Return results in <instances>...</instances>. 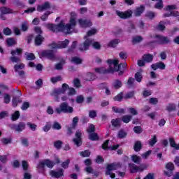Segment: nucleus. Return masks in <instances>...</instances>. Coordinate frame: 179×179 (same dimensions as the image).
<instances>
[{"instance_id":"f257e3e1","label":"nucleus","mask_w":179,"mask_h":179,"mask_svg":"<svg viewBox=\"0 0 179 179\" xmlns=\"http://www.w3.org/2000/svg\"><path fill=\"white\" fill-rule=\"evenodd\" d=\"M78 18V15L76 13H71V17L69 24L64 23V21H61L58 25H54L52 24H48L47 25L48 29L51 31H54L55 33H58V31H62L65 33V34H71L72 31H73V29H75V26H76V19Z\"/></svg>"},{"instance_id":"f03ea898","label":"nucleus","mask_w":179,"mask_h":179,"mask_svg":"<svg viewBox=\"0 0 179 179\" xmlns=\"http://www.w3.org/2000/svg\"><path fill=\"white\" fill-rule=\"evenodd\" d=\"M118 59H109L108 64L109 65V69H106L104 67L95 69L96 73H113L119 71V75L121 76L125 69H127V63L120 64L118 65Z\"/></svg>"},{"instance_id":"7ed1b4c3","label":"nucleus","mask_w":179,"mask_h":179,"mask_svg":"<svg viewBox=\"0 0 179 179\" xmlns=\"http://www.w3.org/2000/svg\"><path fill=\"white\" fill-rule=\"evenodd\" d=\"M69 89V92L68 94L69 96H73L76 94V90H75L73 87L69 88V85L67 84H63L62 88L59 89H55L53 90L52 93V96L55 97V101H59V98L58 96L61 94H64V93L68 90Z\"/></svg>"},{"instance_id":"20e7f679","label":"nucleus","mask_w":179,"mask_h":179,"mask_svg":"<svg viewBox=\"0 0 179 179\" xmlns=\"http://www.w3.org/2000/svg\"><path fill=\"white\" fill-rule=\"evenodd\" d=\"M55 165V162L50 159H43L40 161L36 166L38 173H41L44 174L45 172V166L48 167V169H52Z\"/></svg>"},{"instance_id":"39448f33","label":"nucleus","mask_w":179,"mask_h":179,"mask_svg":"<svg viewBox=\"0 0 179 179\" xmlns=\"http://www.w3.org/2000/svg\"><path fill=\"white\" fill-rule=\"evenodd\" d=\"M118 169H121V164L120 163H112L108 164L106 167V176H109L110 178H115V173H113L114 170H118Z\"/></svg>"},{"instance_id":"423d86ee","label":"nucleus","mask_w":179,"mask_h":179,"mask_svg":"<svg viewBox=\"0 0 179 179\" xmlns=\"http://www.w3.org/2000/svg\"><path fill=\"white\" fill-rule=\"evenodd\" d=\"M55 112L57 114H61L62 113H73V108L69 106L66 102H63L60 104L59 108L55 109Z\"/></svg>"},{"instance_id":"0eeeda50","label":"nucleus","mask_w":179,"mask_h":179,"mask_svg":"<svg viewBox=\"0 0 179 179\" xmlns=\"http://www.w3.org/2000/svg\"><path fill=\"white\" fill-rule=\"evenodd\" d=\"M84 40L85 41L78 46V50H80V51H87L93 43V39L85 38V36H84Z\"/></svg>"},{"instance_id":"6e6552de","label":"nucleus","mask_w":179,"mask_h":179,"mask_svg":"<svg viewBox=\"0 0 179 179\" xmlns=\"http://www.w3.org/2000/svg\"><path fill=\"white\" fill-rule=\"evenodd\" d=\"M176 9V5L167 6L166 10L169 12L164 14V17H170V16H179V13L178 11H173Z\"/></svg>"},{"instance_id":"1a4fd4ad","label":"nucleus","mask_w":179,"mask_h":179,"mask_svg":"<svg viewBox=\"0 0 179 179\" xmlns=\"http://www.w3.org/2000/svg\"><path fill=\"white\" fill-rule=\"evenodd\" d=\"M69 45V41L66 39L63 41H59L58 43H53L50 45L52 50H57V48H66Z\"/></svg>"},{"instance_id":"9d476101","label":"nucleus","mask_w":179,"mask_h":179,"mask_svg":"<svg viewBox=\"0 0 179 179\" xmlns=\"http://www.w3.org/2000/svg\"><path fill=\"white\" fill-rule=\"evenodd\" d=\"M20 54H22L21 48H17L15 50H12L11 55L13 57L10 58V61H12V62H15L16 64H17V62H20V58L15 56L20 55Z\"/></svg>"},{"instance_id":"9b49d317","label":"nucleus","mask_w":179,"mask_h":179,"mask_svg":"<svg viewBox=\"0 0 179 179\" xmlns=\"http://www.w3.org/2000/svg\"><path fill=\"white\" fill-rule=\"evenodd\" d=\"M115 13L121 19H128L131 17V16H132L133 12L131 11V10H127V11H124V12L116 10Z\"/></svg>"},{"instance_id":"f8f14e48","label":"nucleus","mask_w":179,"mask_h":179,"mask_svg":"<svg viewBox=\"0 0 179 179\" xmlns=\"http://www.w3.org/2000/svg\"><path fill=\"white\" fill-rule=\"evenodd\" d=\"M78 23L80 27H90L93 26V23L90 20L80 18L78 20Z\"/></svg>"},{"instance_id":"ddd939ff","label":"nucleus","mask_w":179,"mask_h":179,"mask_svg":"<svg viewBox=\"0 0 179 179\" xmlns=\"http://www.w3.org/2000/svg\"><path fill=\"white\" fill-rule=\"evenodd\" d=\"M156 42L158 44H168L170 43V39L166 36H163L162 35H157L155 36Z\"/></svg>"},{"instance_id":"4468645a","label":"nucleus","mask_w":179,"mask_h":179,"mask_svg":"<svg viewBox=\"0 0 179 179\" xmlns=\"http://www.w3.org/2000/svg\"><path fill=\"white\" fill-rule=\"evenodd\" d=\"M11 129H14V131H17V132H22L26 128V124L24 122H20L18 124H11L10 126Z\"/></svg>"},{"instance_id":"2eb2a0df","label":"nucleus","mask_w":179,"mask_h":179,"mask_svg":"<svg viewBox=\"0 0 179 179\" xmlns=\"http://www.w3.org/2000/svg\"><path fill=\"white\" fill-rule=\"evenodd\" d=\"M130 170L131 173H138V171H143L146 167H145V165L142 164L139 166L132 164H129Z\"/></svg>"},{"instance_id":"dca6fc26","label":"nucleus","mask_w":179,"mask_h":179,"mask_svg":"<svg viewBox=\"0 0 179 179\" xmlns=\"http://www.w3.org/2000/svg\"><path fill=\"white\" fill-rule=\"evenodd\" d=\"M50 174L54 178H61L64 176V169H60L58 171L52 170L50 171Z\"/></svg>"},{"instance_id":"f3484780","label":"nucleus","mask_w":179,"mask_h":179,"mask_svg":"<svg viewBox=\"0 0 179 179\" xmlns=\"http://www.w3.org/2000/svg\"><path fill=\"white\" fill-rule=\"evenodd\" d=\"M76 138H74L73 141L75 143V145H76V146H80V145H82V131H77L76 133Z\"/></svg>"},{"instance_id":"a211bd4d","label":"nucleus","mask_w":179,"mask_h":179,"mask_svg":"<svg viewBox=\"0 0 179 179\" xmlns=\"http://www.w3.org/2000/svg\"><path fill=\"white\" fill-rule=\"evenodd\" d=\"M51 8V6L50 5V3L45 2L42 6H38L37 8V10L38 12H43L44 10H48Z\"/></svg>"},{"instance_id":"6ab92c4d","label":"nucleus","mask_w":179,"mask_h":179,"mask_svg":"<svg viewBox=\"0 0 179 179\" xmlns=\"http://www.w3.org/2000/svg\"><path fill=\"white\" fill-rule=\"evenodd\" d=\"M43 57H47V58H50V59H52L54 58V52L52 50H45L42 52Z\"/></svg>"},{"instance_id":"aec40b11","label":"nucleus","mask_w":179,"mask_h":179,"mask_svg":"<svg viewBox=\"0 0 179 179\" xmlns=\"http://www.w3.org/2000/svg\"><path fill=\"white\" fill-rule=\"evenodd\" d=\"M145 10V6H141L140 7L137 8L134 10V15L135 16H141L142 13H143V11Z\"/></svg>"},{"instance_id":"412c9836","label":"nucleus","mask_w":179,"mask_h":179,"mask_svg":"<svg viewBox=\"0 0 179 179\" xmlns=\"http://www.w3.org/2000/svg\"><path fill=\"white\" fill-rule=\"evenodd\" d=\"M131 160L134 163H136V164H140V163L142 162V158L136 155L131 156Z\"/></svg>"},{"instance_id":"4be33fe9","label":"nucleus","mask_w":179,"mask_h":179,"mask_svg":"<svg viewBox=\"0 0 179 179\" xmlns=\"http://www.w3.org/2000/svg\"><path fill=\"white\" fill-rule=\"evenodd\" d=\"M143 59H144V61H145L147 63L152 62L153 61V55L150 54L144 55L143 56Z\"/></svg>"},{"instance_id":"5701e85b","label":"nucleus","mask_w":179,"mask_h":179,"mask_svg":"<svg viewBox=\"0 0 179 179\" xmlns=\"http://www.w3.org/2000/svg\"><path fill=\"white\" fill-rule=\"evenodd\" d=\"M44 41V38L41 35H38L35 38V44L36 45H41V43Z\"/></svg>"},{"instance_id":"b1692460","label":"nucleus","mask_w":179,"mask_h":179,"mask_svg":"<svg viewBox=\"0 0 179 179\" xmlns=\"http://www.w3.org/2000/svg\"><path fill=\"white\" fill-rule=\"evenodd\" d=\"M134 149L135 152H139L142 149V143L141 141H136Z\"/></svg>"},{"instance_id":"393cba45","label":"nucleus","mask_w":179,"mask_h":179,"mask_svg":"<svg viewBox=\"0 0 179 179\" xmlns=\"http://www.w3.org/2000/svg\"><path fill=\"white\" fill-rule=\"evenodd\" d=\"M113 86L115 89H120V87H122V82L120 80H115L113 83Z\"/></svg>"},{"instance_id":"a878e982","label":"nucleus","mask_w":179,"mask_h":179,"mask_svg":"<svg viewBox=\"0 0 179 179\" xmlns=\"http://www.w3.org/2000/svg\"><path fill=\"white\" fill-rule=\"evenodd\" d=\"M96 79V76L93 73H87L85 76V80H94Z\"/></svg>"},{"instance_id":"bb28decb","label":"nucleus","mask_w":179,"mask_h":179,"mask_svg":"<svg viewBox=\"0 0 179 179\" xmlns=\"http://www.w3.org/2000/svg\"><path fill=\"white\" fill-rule=\"evenodd\" d=\"M169 143L171 148L179 150V144L176 143V141L173 138H169Z\"/></svg>"},{"instance_id":"cd10ccee","label":"nucleus","mask_w":179,"mask_h":179,"mask_svg":"<svg viewBox=\"0 0 179 179\" xmlns=\"http://www.w3.org/2000/svg\"><path fill=\"white\" fill-rule=\"evenodd\" d=\"M1 13H3V15H8V13H13V10H12L10 8H8L6 7H2L0 9Z\"/></svg>"},{"instance_id":"c85d7f7f","label":"nucleus","mask_w":179,"mask_h":179,"mask_svg":"<svg viewBox=\"0 0 179 179\" xmlns=\"http://www.w3.org/2000/svg\"><path fill=\"white\" fill-rule=\"evenodd\" d=\"M96 33H97V29H91L90 30H89L87 31V35L85 37V38H89V37H90V36H94V34H96Z\"/></svg>"},{"instance_id":"c756f323","label":"nucleus","mask_w":179,"mask_h":179,"mask_svg":"<svg viewBox=\"0 0 179 179\" xmlns=\"http://www.w3.org/2000/svg\"><path fill=\"white\" fill-rule=\"evenodd\" d=\"M6 43L9 47H12V45L16 44V40L13 38H8L6 39Z\"/></svg>"},{"instance_id":"7c9ffc66","label":"nucleus","mask_w":179,"mask_h":179,"mask_svg":"<svg viewBox=\"0 0 179 179\" xmlns=\"http://www.w3.org/2000/svg\"><path fill=\"white\" fill-rule=\"evenodd\" d=\"M111 124H112L113 127H115L116 128L118 127H120V125H121L120 119H113L111 120Z\"/></svg>"},{"instance_id":"2f4dec72","label":"nucleus","mask_w":179,"mask_h":179,"mask_svg":"<svg viewBox=\"0 0 179 179\" xmlns=\"http://www.w3.org/2000/svg\"><path fill=\"white\" fill-rule=\"evenodd\" d=\"M25 55H26V59L28 61H33V59H36V57L34 56V54H33V53L26 52Z\"/></svg>"},{"instance_id":"473e14b6","label":"nucleus","mask_w":179,"mask_h":179,"mask_svg":"<svg viewBox=\"0 0 179 179\" xmlns=\"http://www.w3.org/2000/svg\"><path fill=\"white\" fill-rule=\"evenodd\" d=\"M176 106L174 103H169L166 106V110L167 111H175Z\"/></svg>"},{"instance_id":"72a5a7b5","label":"nucleus","mask_w":179,"mask_h":179,"mask_svg":"<svg viewBox=\"0 0 179 179\" xmlns=\"http://www.w3.org/2000/svg\"><path fill=\"white\" fill-rule=\"evenodd\" d=\"M123 122H124L125 124H128V122H129V121H131V120H132V116L131 115H124L122 117V118Z\"/></svg>"},{"instance_id":"f704fd0d","label":"nucleus","mask_w":179,"mask_h":179,"mask_svg":"<svg viewBox=\"0 0 179 179\" xmlns=\"http://www.w3.org/2000/svg\"><path fill=\"white\" fill-rule=\"evenodd\" d=\"M166 170H169L171 171H174V164L171 162H169L165 166Z\"/></svg>"},{"instance_id":"c9c22d12","label":"nucleus","mask_w":179,"mask_h":179,"mask_svg":"<svg viewBox=\"0 0 179 179\" xmlns=\"http://www.w3.org/2000/svg\"><path fill=\"white\" fill-rule=\"evenodd\" d=\"M50 80H51L52 83H57V82H61V80H62V78L61 76H58L57 77L51 78Z\"/></svg>"},{"instance_id":"e433bc0d","label":"nucleus","mask_w":179,"mask_h":179,"mask_svg":"<svg viewBox=\"0 0 179 179\" xmlns=\"http://www.w3.org/2000/svg\"><path fill=\"white\" fill-rule=\"evenodd\" d=\"M119 43H120V40L114 39L109 43L108 45L109 47H115Z\"/></svg>"},{"instance_id":"4c0bfd02","label":"nucleus","mask_w":179,"mask_h":179,"mask_svg":"<svg viewBox=\"0 0 179 179\" xmlns=\"http://www.w3.org/2000/svg\"><path fill=\"white\" fill-rule=\"evenodd\" d=\"M3 100L6 104H9V103H10V95L4 94Z\"/></svg>"},{"instance_id":"58836bf2","label":"nucleus","mask_w":179,"mask_h":179,"mask_svg":"<svg viewBox=\"0 0 179 179\" xmlns=\"http://www.w3.org/2000/svg\"><path fill=\"white\" fill-rule=\"evenodd\" d=\"M19 117H20V113L17 110L12 115V120L16 121V120H19Z\"/></svg>"},{"instance_id":"ea45409f","label":"nucleus","mask_w":179,"mask_h":179,"mask_svg":"<svg viewBox=\"0 0 179 179\" xmlns=\"http://www.w3.org/2000/svg\"><path fill=\"white\" fill-rule=\"evenodd\" d=\"M22 31H27V29H29V24H27V22L24 21L22 23L21 26Z\"/></svg>"},{"instance_id":"a19ab883","label":"nucleus","mask_w":179,"mask_h":179,"mask_svg":"<svg viewBox=\"0 0 179 179\" xmlns=\"http://www.w3.org/2000/svg\"><path fill=\"white\" fill-rule=\"evenodd\" d=\"M144 179H156V173H149L146 175Z\"/></svg>"},{"instance_id":"79ce46f5","label":"nucleus","mask_w":179,"mask_h":179,"mask_svg":"<svg viewBox=\"0 0 179 179\" xmlns=\"http://www.w3.org/2000/svg\"><path fill=\"white\" fill-rule=\"evenodd\" d=\"M71 62L77 64H82V59L79 57H73L71 58Z\"/></svg>"},{"instance_id":"37998d69","label":"nucleus","mask_w":179,"mask_h":179,"mask_svg":"<svg viewBox=\"0 0 179 179\" xmlns=\"http://www.w3.org/2000/svg\"><path fill=\"white\" fill-rule=\"evenodd\" d=\"M143 40V38H142V36H134L133 38V43H134V44H136V43H141V41H142Z\"/></svg>"},{"instance_id":"c03bdc74","label":"nucleus","mask_w":179,"mask_h":179,"mask_svg":"<svg viewBox=\"0 0 179 179\" xmlns=\"http://www.w3.org/2000/svg\"><path fill=\"white\" fill-rule=\"evenodd\" d=\"M90 139H91V141H97L99 139V136L96 133L90 134Z\"/></svg>"},{"instance_id":"a18cd8bd","label":"nucleus","mask_w":179,"mask_h":179,"mask_svg":"<svg viewBox=\"0 0 179 179\" xmlns=\"http://www.w3.org/2000/svg\"><path fill=\"white\" fill-rule=\"evenodd\" d=\"M128 112L130 114H132V115H138V110H136V109H135L134 108H129Z\"/></svg>"},{"instance_id":"49530a36","label":"nucleus","mask_w":179,"mask_h":179,"mask_svg":"<svg viewBox=\"0 0 179 179\" xmlns=\"http://www.w3.org/2000/svg\"><path fill=\"white\" fill-rule=\"evenodd\" d=\"M150 155H152V150H148L147 152H145V153L141 155V157L143 159H148V157H149L150 156Z\"/></svg>"},{"instance_id":"de8ad7c7","label":"nucleus","mask_w":179,"mask_h":179,"mask_svg":"<svg viewBox=\"0 0 179 179\" xmlns=\"http://www.w3.org/2000/svg\"><path fill=\"white\" fill-rule=\"evenodd\" d=\"M3 33L5 36H10V34H12V30L7 27L3 30Z\"/></svg>"},{"instance_id":"09e8293b","label":"nucleus","mask_w":179,"mask_h":179,"mask_svg":"<svg viewBox=\"0 0 179 179\" xmlns=\"http://www.w3.org/2000/svg\"><path fill=\"white\" fill-rule=\"evenodd\" d=\"M135 79L137 82H142V74L138 72L135 74Z\"/></svg>"},{"instance_id":"8fccbe9b","label":"nucleus","mask_w":179,"mask_h":179,"mask_svg":"<svg viewBox=\"0 0 179 179\" xmlns=\"http://www.w3.org/2000/svg\"><path fill=\"white\" fill-rule=\"evenodd\" d=\"M80 155L83 157H89V156H90V152L89 150H85L84 152H80Z\"/></svg>"},{"instance_id":"3c124183","label":"nucleus","mask_w":179,"mask_h":179,"mask_svg":"<svg viewBox=\"0 0 179 179\" xmlns=\"http://www.w3.org/2000/svg\"><path fill=\"white\" fill-rule=\"evenodd\" d=\"M70 163H71V160L67 159L66 161L64 162L62 164V167H63V169H68V167L69 166Z\"/></svg>"},{"instance_id":"603ef678","label":"nucleus","mask_w":179,"mask_h":179,"mask_svg":"<svg viewBox=\"0 0 179 179\" xmlns=\"http://www.w3.org/2000/svg\"><path fill=\"white\" fill-rule=\"evenodd\" d=\"M85 101V97H83L82 95H79L76 98V103L78 104H80Z\"/></svg>"},{"instance_id":"864d4df0","label":"nucleus","mask_w":179,"mask_h":179,"mask_svg":"<svg viewBox=\"0 0 179 179\" xmlns=\"http://www.w3.org/2000/svg\"><path fill=\"white\" fill-rule=\"evenodd\" d=\"M92 46L96 49V50H100V47H101V45H100V43L99 42H94V41L93 40L92 43Z\"/></svg>"},{"instance_id":"5fc2aeb1","label":"nucleus","mask_w":179,"mask_h":179,"mask_svg":"<svg viewBox=\"0 0 179 179\" xmlns=\"http://www.w3.org/2000/svg\"><path fill=\"white\" fill-rule=\"evenodd\" d=\"M85 170L86 173H88L89 174H94V171L92 166H87Z\"/></svg>"},{"instance_id":"6e6d98bb","label":"nucleus","mask_w":179,"mask_h":179,"mask_svg":"<svg viewBox=\"0 0 179 179\" xmlns=\"http://www.w3.org/2000/svg\"><path fill=\"white\" fill-rule=\"evenodd\" d=\"M127 136V132L124 130H120L118 133V138H122Z\"/></svg>"},{"instance_id":"4d7b16f0","label":"nucleus","mask_w":179,"mask_h":179,"mask_svg":"<svg viewBox=\"0 0 179 179\" xmlns=\"http://www.w3.org/2000/svg\"><path fill=\"white\" fill-rule=\"evenodd\" d=\"M24 68V64H17L14 66V69L15 71H17L18 69H23Z\"/></svg>"},{"instance_id":"13d9d810","label":"nucleus","mask_w":179,"mask_h":179,"mask_svg":"<svg viewBox=\"0 0 179 179\" xmlns=\"http://www.w3.org/2000/svg\"><path fill=\"white\" fill-rule=\"evenodd\" d=\"M54 146H55V148H56V149H61V146H62V141H57L55 142Z\"/></svg>"},{"instance_id":"bf43d9fd","label":"nucleus","mask_w":179,"mask_h":179,"mask_svg":"<svg viewBox=\"0 0 179 179\" xmlns=\"http://www.w3.org/2000/svg\"><path fill=\"white\" fill-rule=\"evenodd\" d=\"M115 101H121L122 100V93H120L116 96L113 98Z\"/></svg>"},{"instance_id":"052dcab7","label":"nucleus","mask_w":179,"mask_h":179,"mask_svg":"<svg viewBox=\"0 0 179 179\" xmlns=\"http://www.w3.org/2000/svg\"><path fill=\"white\" fill-rule=\"evenodd\" d=\"M156 142H157V139L156 138V136H153V137L152 138V139L150 141V146H153Z\"/></svg>"},{"instance_id":"680f3d73","label":"nucleus","mask_w":179,"mask_h":179,"mask_svg":"<svg viewBox=\"0 0 179 179\" xmlns=\"http://www.w3.org/2000/svg\"><path fill=\"white\" fill-rule=\"evenodd\" d=\"M157 29L158 30H161V31H162V30H164V29H166V27L164 26V22H160L158 24Z\"/></svg>"},{"instance_id":"e2e57ef3","label":"nucleus","mask_w":179,"mask_h":179,"mask_svg":"<svg viewBox=\"0 0 179 179\" xmlns=\"http://www.w3.org/2000/svg\"><path fill=\"white\" fill-rule=\"evenodd\" d=\"M52 128L53 129L59 130L61 129V124H59V123H58L57 122H55L54 124H52Z\"/></svg>"},{"instance_id":"0e129e2a","label":"nucleus","mask_w":179,"mask_h":179,"mask_svg":"<svg viewBox=\"0 0 179 179\" xmlns=\"http://www.w3.org/2000/svg\"><path fill=\"white\" fill-rule=\"evenodd\" d=\"M50 128H51V123L48 122L46 124V125H45L44 127H43L44 132H48V131H50Z\"/></svg>"},{"instance_id":"69168bd1","label":"nucleus","mask_w":179,"mask_h":179,"mask_svg":"<svg viewBox=\"0 0 179 179\" xmlns=\"http://www.w3.org/2000/svg\"><path fill=\"white\" fill-rule=\"evenodd\" d=\"M27 126L30 128V129H31L32 131H36V128H37V125H36L35 124H32L30 122L27 123Z\"/></svg>"},{"instance_id":"338daca9","label":"nucleus","mask_w":179,"mask_h":179,"mask_svg":"<svg viewBox=\"0 0 179 179\" xmlns=\"http://www.w3.org/2000/svg\"><path fill=\"white\" fill-rule=\"evenodd\" d=\"M21 101L19 100V99H17V98H13V101H12V103H13V107H16L17 106V103H20Z\"/></svg>"},{"instance_id":"774afa93","label":"nucleus","mask_w":179,"mask_h":179,"mask_svg":"<svg viewBox=\"0 0 179 179\" xmlns=\"http://www.w3.org/2000/svg\"><path fill=\"white\" fill-rule=\"evenodd\" d=\"M94 124H90V127H88V129H87V132L89 134H92V132H94Z\"/></svg>"}]
</instances>
